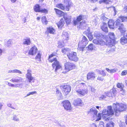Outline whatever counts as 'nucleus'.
I'll list each match as a JSON object with an SVG mask.
<instances>
[{
	"label": "nucleus",
	"instance_id": "obj_53",
	"mask_svg": "<svg viewBox=\"0 0 127 127\" xmlns=\"http://www.w3.org/2000/svg\"><path fill=\"white\" fill-rule=\"evenodd\" d=\"M120 91H122V92L123 93H122V94L123 95H124V94L125 93V91L124 89H123V88H122L121 89Z\"/></svg>",
	"mask_w": 127,
	"mask_h": 127
},
{
	"label": "nucleus",
	"instance_id": "obj_6",
	"mask_svg": "<svg viewBox=\"0 0 127 127\" xmlns=\"http://www.w3.org/2000/svg\"><path fill=\"white\" fill-rule=\"evenodd\" d=\"M114 114V111L111 106H109L107 110L104 109L103 110L102 112V116L104 118L109 116L113 115Z\"/></svg>",
	"mask_w": 127,
	"mask_h": 127
},
{
	"label": "nucleus",
	"instance_id": "obj_51",
	"mask_svg": "<svg viewBox=\"0 0 127 127\" xmlns=\"http://www.w3.org/2000/svg\"><path fill=\"white\" fill-rule=\"evenodd\" d=\"M8 86L10 87H16L15 86V85L13 84H12L11 83L8 82Z\"/></svg>",
	"mask_w": 127,
	"mask_h": 127
},
{
	"label": "nucleus",
	"instance_id": "obj_27",
	"mask_svg": "<svg viewBox=\"0 0 127 127\" xmlns=\"http://www.w3.org/2000/svg\"><path fill=\"white\" fill-rule=\"evenodd\" d=\"M120 42L123 45L127 43V39L125 36H124L121 37L120 40Z\"/></svg>",
	"mask_w": 127,
	"mask_h": 127
},
{
	"label": "nucleus",
	"instance_id": "obj_43",
	"mask_svg": "<svg viewBox=\"0 0 127 127\" xmlns=\"http://www.w3.org/2000/svg\"><path fill=\"white\" fill-rule=\"evenodd\" d=\"M13 73H18L19 74H22V73L21 71L17 69L13 70Z\"/></svg>",
	"mask_w": 127,
	"mask_h": 127
},
{
	"label": "nucleus",
	"instance_id": "obj_32",
	"mask_svg": "<svg viewBox=\"0 0 127 127\" xmlns=\"http://www.w3.org/2000/svg\"><path fill=\"white\" fill-rule=\"evenodd\" d=\"M110 2H111L110 0H100L99 1V3H104L106 4H109Z\"/></svg>",
	"mask_w": 127,
	"mask_h": 127
},
{
	"label": "nucleus",
	"instance_id": "obj_12",
	"mask_svg": "<svg viewBox=\"0 0 127 127\" xmlns=\"http://www.w3.org/2000/svg\"><path fill=\"white\" fill-rule=\"evenodd\" d=\"M78 89H76V92L77 95L81 96H83L88 93V90L87 89L83 88L82 87H78Z\"/></svg>",
	"mask_w": 127,
	"mask_h": 127
},
{
	"label": "nucleus",
	"instance_id": "obj_24",
	"mask_svg": "<svg viewBox=\"0 0 127 127\" xmlns=\"http://www.w3.org/2000/svg\"><path fill=\"white\" fill-rule=\"evenodd\" d=\"M64 23L63 18H62L57 24V25L58 28L61 30L63 28Z\"/></svg>",
	"mask_w": 127,
	"mask_h": 127
},
{
	"label": "nucleus",
	"instance_id": "obj_61",
	"mask_svg": "<svg viewBox=\"0 0 127 127\" xmlns=\"http://www.w3.org/2000/svg\"><path fill=\"white\" fill-rule=\"evenodd\" d=\"M125 118L126 119L125 120V123L127 125V115L126 116Z\"/></svg>",
	"mask_w": 127,
	"mask_h": 127
},
{
	"label": "nucleus",
	"instance_id": "obj_64",
	"mask_svg": "<svg viewBox=\"0 0 127 127\" xmlns=\"http://www.w3.org/2000/svg\"><path fill=\"white\" fill-rule=\"evenodd\" d=\"M106 69L108 72H110V70L109 68H106Z\"/></svg>",
	"mask_w": 127,
	"mask_h": 127
},
{
	"label": "nucleus",
	"instance_id": "obj_28",
	"mask_svg": "<svg viewBox=\"0 0 127 127\" xmlns=\"http://www.w3.org/2000/svg\"><path fill=\"white\" fill-rule=\"evenodd\" d=\"M24 41L23 42V44L25 45H29L31 43V41L30 38L27 37L24 39Z\"/></svg>",
	"mask_w": 127,
	"mask_h": 127
},
{
	"label": "nucleus",
	"instance_id": "obj_35",
	"mask_svg": "<svg viewBox=\"0 0 127 127\" xmlns=\"http://www.w3.org/2000/svg\"><path fill=\"white\" fill-rule=\"evenodd\" d=\"M62 53L64 54H68L69 52V50L68 48H64L62 50Z\"/></svg>",
	"mask_w": 127,
	"mask_h": 127
},
{
	"label": "nucleus",
	"instance_id": "obj_13",
	"mask_svg": "<svg viewBox=\"0 0 127 127\" xmlns=\"http://www.w3.org/2000/svg\"><path fill=\"white\" fill-rule=\"evenodd\" d=\"M56 30L53 27L50 26L46 28V30L45 31V33L46 34L50 33L53 34H55Z\"/></svg>",
	"mask_w": 127,
	"mask_h": 127
},
{
	"label": "nucleus",
	"instance_id": "obj_8",
	"mask_svg": "<svg viewBox=\"0 0 127 127\" xmlns=\"http://www.w3.org/2000/svg\"><path fill=\"white\" fill-rule=\"evenodd\" d=\"M61 89H63L62 92L64 95H66L70 92L71 90V87L69 85L65 83L60 86Z\"/></svg>",
	"mask_w": 127,
	"mask_h": 127
},
{
	"label": "nucleus",
	"instance_id": "obj_2",
	"mask_svg": "<svg viewBox=\"0 0 127 127\" xmlns=\"http://www.w3.org/2000/svg\"><path fill=\"white\" fill-rule=\"evenodd\" d=\"M57 54L56 53L54 52L49 55L48 58V60L49 63H53L52 66L53 69L55 68V71L57 72L59 69H62V67L60 65L59 62L56 58L53 59L52 58L56 56Z\"/></svg>",
	"mask_w": 127,
	"mask_h": 127
},
{
	"label": "nucleus",
	"instance_id": "obj_4",
	"mask_svg": "<svg viewBox=\"0 0 127 127\" xmlns=\"http://www.w3.org/2000/svg\"><path fill=\"white\" fill-rule=\"evenodd\" d=\"M115 106L114 110L116 115L121 112L126 111L127 107V105L123 104L117 103L115 104Z\"/></svg>",
	"mask_w": 127,
	"mask_h": 127
},
{
	"label": "nucleus",
	"instance_id": "obj_19",
	"mask_svg": "<svg viewBox=\"0 0 127 127\" xmlns=\"http://www.w3.org/2000/svg\"><path fill=\"white\" fill-rule=\"evenodd\" d=\"M96 77L95 73L89 72L87 75V80L94 79Z\"/></svg>",
	"mask_w": 127,
	"mask_h": 127
},
{
	"label": "nucleus",
	"instance_id": "obj_17",
	"mask_svg": "<svg viewBox=\"0 0 127 127\" xmlns=\"http://www.w3.org/2000/svg\"><path fill=\"white\" fill-rule=\"evenodd\" d=\"M27 73L26 74V77L28 79L29 82H31L32 81L33 82L34 80V78L32 76V74L31 73V70L28 69L27 70Z\"/></svg>",
	"mask_w": 127,
	"mask_h": 127
},
{
	"label": "nucleus",
	"instance_id": "obj_45",
	"mask_svg": "<svg viewBox=\"0 0 127 127\" xmlns=\"http://www.w3.org/2000/svg\"><path fill=\"white\" fill-rule=\"evenodd\" d=\"M106 95L107 96L109 97H112L113 96L112 94V93L111 92H108L106 93Z\"/></svg>",
	"mask_w": 127,
	"mask_h": 127
},
{
	"label": "nucleus",
	"instance_id": "obj_47",
	"mask_svg": "<svg viewBox=\"0 0 127 127\" xmlns=\"http://www.w3.org/2000/svg\"><path fill=\"white\" fill-rule=\"evenodd\" d=\"M117 91L115 89H113L112 90V93L113 95H112L113 96H114L116 94Z\"/></svg>",
	"mask_w": 127,
	"mask_h": 127
},
{
	"label": "nucleus",
	"instance_id": "obj_3",
	"mask_svg": "<svg viewBox=\"0 0 127 127\" xmlns=\"http://www.w3.org/2000/svg\"><path fill=\"white\" fill-rule=\"evenodd\" d=\"M64 2L66 4L65 6L62 3H60L57 4L56 7L63 10L69 11L70 8L73 5V3L70 0H64Z\"/></svg>",
	"mask_w": 127,
	"mask_h": 127
},
{
	"label": "nucleus",
	"instance_id": "obj_10",
	"mask_svg": "<svg viewBox=\"0 0 127 127\" xmlns=\"http://www.w3.org/2000/svg\"><path fill=\"white\" fill-rule=\"evenodd\" d=\"M68 58L71 61L76 62L78 61V58L77 57L76 52H71L67 54Z\"/></svg>",
	"mask_w": 127,
	"mask_h": 127
},
{
	"label": "nucleus",
	"instance_id": "obj_21",
	"mask_svg": "<svg viewBox=\"0 0 127 127\" xmlns=\"http://www.w3.org/2000/svg\"><path fill=\"white\" fill-rule=\"evenodd\" d=\"M97 39V38H96ZM100 40H98L96 39H94L93 41V42L96 44L102 45L105 43V41L104 40H102L100 39V38L98 39Z\"/></svg>",
	"mask_w": 127,
	"mask_h": 127
},
{
	"label": "nucleus",
	"instance_id": "obj_33",
	"mask_svg": "<svg viewBox=\"0 0 127 127\" xmlns=\"http://www.w3.org/2000/svg\"><path fill=\"white\" fill-rule=\"evenodd\" d=\"M116 86L118 88L121 89L123 88L124 85L122 83H118L116 84Z\"/></svg>",
	"mask_w": 127,
	"mask_h": 127
},
{
	"label": "nucleus",
	"instance_id": "obj_15",
	"mask_svg": "<svg viewBox=\"0 0 127 127\" xmlns=\"http://www.w3.org/2000/svg\"><path fill=\"white\" fill-rule=\"evenodd\" d=\"M37 51V49L35 46L32 47L29 50L28 54L29 55H33L35 54Z\"/></svg>",
	"mask_w": 127,
	"mask_h": 127
},
{
	"label": "nucleus",
	"instance_id": "obj_38",
	"mask_svg": "<svg viewBox=\"0 0 127 127\" xmlns=\"http://www.w3.org/2000/svg\"><path fill=\"white\" fill-rule=\"evenodd\" d=\"M7 106L8 107H10L13 109H16V105L14 104L13 103L12 105V104L9 103L7 104Z\"/></svg>",
	"mask_w": 127,
	"mask_h": 127
},
{
	"label": "nucleus",
	"instance_id": "obj_44",
	"mask_svg": "<svg viewBox=\"0 0 127 127\" xmlns=\"http://www.w3.org/2000/svg\"><path fill=\"white\" fill-rule=\"evenodd\" d=\"M127 74V70H125L122 71L121 73V75L123 76L126 75Z\"/></svg>",
	"mask_w": 127,
	"mask_h": 127
},
{
	"label": "nucleus",
	"instance_id": "obj_48",
	"mask_svg": "<svg viewBox=\"0 0 127 127\" xmlns=\"http://www.w3.org/2000/svg\"><path fill=\"white\" fill-rule=\"evenodd\" d=\"M11 41L10 40H8L7 42V46H9L11 44Z\"/></svg>",
	"mask_w": 127,
	"mask_h": 127
},
{
	"label": "nucleus",
	"instance_id": "obj_9",
	"mask_svg": "<svg viewBox=\"0 0 127 127\" xmlns=\"http://www.w3.org/2000/svg\"><path fill=\"white\" fill-rule=\"evenodd\" d=\"M62 104L64 108V109L66 111H71L72 109L71 104L70 101L67 100H65L62 101Z\"/></svg>",
	"mask_w": 127,
	"mask_h": 127
},
{
	"label": "nucleus",
	"instance_id": "obj_20",
	"mask_svg": "<svg viewBox=\"0 0 127 127\" xmlns=\"http://www.w3.org/2000/svg\"><path fill=\"white\" fill-rule=\"evenodd\" d=\"M84 33L89 38V40L91 41L93 38V36L89 29L87 30L86 31H85Z\"/></svg>",
	"mask_w": 127,
	"mask_h": 127
},
{
	"label": "nucleus",
	"instance_id": "obj_36",
	"mask_svg": "<svg viewBox=\"0 0 127 127\" xmlns=\"http://www.w3.org/2000/svg\"><path fill=\"white\" fill-rule=\"evenodd\" d=\"M87 47L88 50L92 51L94 49V46L91 43L88 45Z\"/></svg>",
	"mask_w": 127,
	"mask_h": 127
},
{
	"label": "nucleus",
	"instance_id": "obj_42",
	"mask_svg": "<svg viewBox=\"0 0 127 127\" xmlns=\"http://www.w3.org/2000/svg\"><path fill=\"white\" fill-rule=\"evenodd\" d=\"M114 126V124L113 123H108L106 124V127H113Z\"/></svg>",
	"mask_w": 127,
	"mask_h": 127
},
{
	"label": "nucleus",
	"instance_id": "obj_63",
	"mask_svg": "<svg viewBox=\"0 0 127 127\" xmlns=\"http://www.w3.org/2000/svg\"><path fill=\"white\" fill-rule=\"evenodd\" d=\"M12 3H14L16 2L17 0H10Z\"/></svg>",
	"mask_w": 127,
	"mask_h": 127
},
{
	"label": "nucleus",
	"instance_id": "obj_26",
	"mask_svg": "<svg viewBox=\"0 0 127 127\" xmlns=\"http://www.w3.org/2000/svg\"><path fill=\"white\" fill-rule=\"evenodd\" d=\"M33 9L35 12H39L41 8L39 4H36L34 6Z\"/></svg>",
	"mask_w": 127,
	"mask_h": 127
},
{
	"label": "nucleus",
	"instance_id": "obj_40",
	"mask_svg": "<svg viewBox=\"0 0 127 127\" xmlns=\"http://www.w3.org/2000/svg\"><path fill=\"white\" fill-rule=\"evenodd\" d=\"M98 111L97 110H94L92 108H91L90 109V110L89 111V112L90 113H93V112L94 114L95 115H96Z\"/></svg>",
	"mask_w": 127,
	"mask_h": 127
},
{
	"label": "nucleus",
	"instance_id": "obj_23",
	"mask_svg": "<svg viewBox=\"0 0 127 127\" xmlns=\"http://www.w3.org/2000/svg\"><path fill=\"white\" fill-rule=\"evenodd\" d=\"M115 22L112 19H110L108 22V24L109 28L111 29H113L114 28Z\"/></svg>",
	"mask_w": 127,
	"mask_h": 127
},
{
	"label": "nucleus",
	"instance_id": "obj_59",
	"mask_svg": "<svg viewBox=\"0 0 127 127\" xmlns=\"http://www.w3.org/2000/svg\"><path fill=\"white\" fill-rule=\"evenodd\" d=\"M91 127H96V125L94 124L91 125Z\"/></svg>",
	"mask_w": 127,
	"mask_h": 127
},
{
	"label": "nucleus",
	"instance_id": "obj_29",
	"mask_svg": "<svg viewBox=\"0 0 127 127\" xmlns=\"http://www.w3.org/2000/svg\"><path fill=\"white\" fill-rule=\"evenodd\" d=\"M41 19L42 22L43 24L46 25L47 24L48 21L47 20L45 16H42L41 18Z\"/></svg>",
	"mask_w": 127,
	"mask_h": 127
},
{
	"label": "nucleus",
	"instance_id": "obj_54",
	"mask_svg": "<svg viewBox=\"0 0 127 127\" xmlns=\"http://www.w3.org/2000/svg\"><path fill=\"white\" fill-rule=\"evenodd\" d=\"M30 94L31 95H32L34 94H36V92L35 91H34L33 92H30Z\"/></svg>",
	"mask_w": 127,
	"mask_h": 127
},
{
	"label": "nucleus",
	"instance_id": "obj_22",
	"mask_svg": "<svg viewBox=\"0 0 127 127\" xmlns=\"http://www.w3.org/2000/svg\"><path fill=\"white\" fill-rule=\"evenodd\" d=\"M83 102L81 99L80 98H77L74 100L73 104L75 106H81Z\"/></svg>",
	"mask_w": 127,
	"mask_h": 127
},
{
	"label": "nucleus",
	"instance_id": "obj_57",
	"mask_svg": "<svg viewBox=\"0 0 127 127\" xmlns=\"http://www.w3.org/2000/svg\"><path fill=\"white\" fill-rule=\"evenodd\" d=\"M3 50L1 49H0V56L2 54Z\"/></svg>",
	"mask_w": 127,
	"mask_h": 127
},
{
	"label": "nucleus",
	"instance_id": "obj_18",
	"mask_svg": "<svg viewBox=\"0 0 127 127\" xmlns=\"http://www.w3.org/2000/svg\"><path fill=\"white\" fill-rule=\"evenodd\" d=\"M100 28L102 31L104 32L107 33L108 32V28L106 23L102 22V24L100 26Z\"/></svg>",
	"mask_w": 127,
	"mask_h": 127
},
{
	"label": "nucleus",
	"instance_id": "obj_49",
	"mask_svg": "<svg viewBox=\"0 0 127 127\" xmlns=\"http://www.w3.org/2000/svg\"><path fill=\"white\" fill-rule=\"evenodd\" d=\"M101 119V114L100 113H98L97 115V121H99Z\"/></svg>",
	"mask_w": 127,
	"mask_h": 127
},
{
	"label": "nucleus",
	"instance_id": "obj_31",
	"mask_svg": "<svg viewBox=\"0 0 127 127\" xmlns=\"http://www.w3.org/2000/svg\"><path fill=\"white\" fill-rule=\"evenodd\" d=\"M118 18L119 19H121L122 22L127 21V16H124L121 15Z\"/></svg>",
	"mask_w": 127,
	"mask_h": 127
},
{
	"label": "nucleus",
	"instance_id": "obj_52",
	"mask_svg": "<svg viewBox=\"0 0 127 127\" xmlns=\"http://www.w3.org/2000/svg\"><path fill=\"white\" fill-rule=\"evenodd\" d=\"M56 93L57 94H61V92L58 89H56Z\"/></svg>",
	"mask_w": 127,
	"mask_h": 127
},
{
	"label": "nucleus",
	"instance_id": "obj_37",
	"mask_svg": "<svg viewBox=\"0 0 127 127\" xmlns=\"http://www.w3.org/2000/svg\"><path fill=\"white\" fill-rule=\"evenodd\" d=\"M41 54L40 53H38L35 57V59L36 60L39 61H41Z\"/></svg>",
	"mask_w": 127,
	"mask_h": 127
},
{
	"label": "nucleus",
	"instance_id": "obj_16",
	"mask_svg": "<svg viewBox=\"0 0 127 127\" xmlns=\"http://www.w3.org/2000/svg\"><path fill=\"white\" fill-rule=\"evenodd\" d=\"M54 9L55 11L56 15L59 17H62V16H64L65 14H66L65 13L59 9H58L54 8Z\"/></svg>",
	"mask_w": 127,
	"mask_h": 127
},
{
	"label": "nucleus",
	"instance_id": "obj_46",
	"mask_svg": "<svg viewBox=\"0 0 127 127\" xmlns=\"http://www.w3.org/2000/svg\"><path fill=\"white\" fill-rule=\"evenodd\" d=\"M117 70V69H110V73H115L116 72Z\"/></svg>",
	"mask_w": 127,
	"mask_h": 127
},
{
	"label": "nucleus",
	"instance_id": "obj_55",
	"mask_svg": "<svg viewBox=\"0 0 127 127\" xmlns=\"http://www.w3.org/2000/svg\"><path fill=\"white\" fill-rule=\"evenodd\" d=\"M13 120L16 121H18V119L17 118V117L16 116H15L13 117Z\"/></svg>",
	"mask_w": 127,
	"mask_h": 127
},
{
	"label": "nucleus",
	"instance_id": "obj_60",
	"mask_svg": "<svg viewBox=\"0 0 127 127\" xmlns=\"http://www.w3.org/2000/svg\"><path fill=\"white\" fill-rule=\"evenodd\" d=\"M101 18L102 19L104 20V19H105L106 18L107 19V18L105 17L104 16H103L101 17Z\"/></svg>",
	"mask_w": 127,
	"mask_h": 127
},
{
	"label": "nucleus",
	"instance_id": "obj_50",
	"mask_svg": "<svg viewBox=\"0 0 127 127\" xmlns=\"http://www.w3.org/2000/svg\"><path fill=\"white\" fill-rule=\"evenodd\" d=\"M97 79L99 81H102L104 80V78L101 76H98Z\"/></svg>",
	"mask_w": 127,
	"mask_h": 127
},
{
	"label": "nucleus",
	"instance_id": "obj_41",
	"mask_svg": "<svg viewBox=\"0 0 127 127\" xmlns=\"http://www.w3.org/2000/svg\"><path fill=\"white\" fill-rule=\"evenodd\" d=\"M99 74L102 75L103 76H105L106 75V74L105 71L104 70H99Z\"/></svg>",
	"mask_w": 127,
	"mask_h": 127
},
{
	"label": "nucleus",
	"instance_id": "obj_11",
	"mask_svg": "<svg viewBox=\"0 0 127 127\" xmlns=\"http://www.w3.org/2000/svg\"><path fill=\"white\" fill-rule=\"evenodd\" d=\"M83 16L82 15H79L76 18V20H74L73 21V23L74 25H76L78 24L80 22L79 26H83L84 24H86V22L85 21H82L80 22L83 19Z\"/></svg>",
	"mask_w": 127,
	"mask_h": 127
},
{
	"label": "nucleus",
	"instance_id": "obj_39",
	"mask_svg": "<svg viewBox=\"0 0 127 127\" xmlns=\"http://www.w3.org/2000/svg\"><path fill=\"white\" fill-rule=\"evenodd\" d=\"M64 19L65 21L67 24H69L70 23L71 21L70 19L66 17L64 18Z\"/></svg>",
	"mask_w": 127,
	"mask_h": 127
},
{
	"label": "nucleus",
	"instance_id": "obj_14",
	"mask_svg": "<svg viewBox=\"0 0 127 127\" xmlns=\"http://www.w3.org/2000/svg\"><path fill=\"white\" fill-rule=\"evenodd\" d=\"M23 80L21 77L16 76L14 77L10 81L14 83H20L22 82Z\"/></svg>",
	"mask_w": 127,
	"mask_h": 127
},
{
	"label": "nucleus",
	"instance_id": "obj_7",
	"mask_svg": "<svg viewBox=\"0 0 127 127\" xmlns=\"http://www.w3.org/2000/svg\"><path fill=\"white\" fill-rule=\"evenodd\" d=\"M116 26L118 27V29L121 33L122 34H124L126 32V30L123 24L121 23L120 20L119 19H117L115 22Z\"/></svg>",
	"mask_w": 127,
	"mask_h": 127
},
{
	"label": "nucleus",
	"instance_id": "obj_34",
	"mask_svg": "<svg viewBox=\"0 0 127 127\" xmlns=\"http://www.w3.org/2000/svg\"><path fill=\"white\" fill-rule=\"evenodd\" d=\"M48 9L46 8H43L42 9H41L39 12L46 14L48 13Z\"/></svg>",
	"mask_w": 127,
	"mask_h": 127
},
{
	"label": "nucleus",
	"instance_id": "obj_5",
	"mask_svg": "<svg viewBox=\"0 0 127 127\" xmlns=\"http://www.w3.org/2000/svg\"><path fill=\"white\" fill-rule=\"evenodd\" d=\"M64 66V70L63 72V73H65L71 70L75 69L76 67V66L75 64L69 62L65 63Z\"/></svg>",
	"mask_w": 127,
	"mask_h": 127
},
{
	"label": "nucleus",
	"instance_id": "obj_58",
	"mask_svg": "<svg viewBox=\"0 0 127 127\" xmlns=\"http://www.w3.org/2000/svg\"><path fill=\"white\" fill-rule=\"evenodd\" d=\"M112 7H113V8L114 12H115L116 11V10L115 7L114 6H111L110 7V8H111Z\"/></svg>",
	"mask_w": 127,
	"mask_h": 127
},
{
	"label": "nucleus",
	"instance_id": "obj_25",
	"mask_svg": "<svg viewBox=\"0 0 127 127\" xmlns=\"http://www.w3.org/2000/svg\"><path fill=\"white\" fill-rule=\"evenodd\" d=\"M86 45L82 42L80 41L78 44V48L80 50L82 51L84 50V49L85 48Z\"/></svg>",
	"mask_w": 127,
	"mask_h": 127
},
{
	"label": "nucleus",
	"instance_id": "obj_30",
	"mask_svg": "<svg viewBox=\"0 0 127 127\" xmlns=\"http://www.w3.org/2000/svg\"><path fill=\"white\" fill-rule=\"evenodd\" d=\"M80 42H82V43L87 45L89 41L87 38L85 36H83L82 40Z\"/></svg>",
	"mask_w": 127,
	"mask_h": 127
},
{
	"label": "nucleus",
	"instance_id": "obj_62",
	"mask_svg": "<svg viewBox=\"0 0 127 127\" xmlns=\"http://www.w3.org/2000/svg\"><path fill=\"white\" fill-rule=\"evenodd\" d=\"M13 70H10L8 71V73H13Z\"/></svg>",
	"mask_w": 127,
	"mask_h": 127
},
{
	"label": "nucleus",
	"instance_id": "obj_1",
	"mask_svg": "<svg viewBox=\"0 0 127 127\" xmlns=\"http://www.w3.org/2000/svg\"><path fill=\"white\" fill-rule=\"evenodd\" d=\"M97 39L100 38L102 40H104L109 45H114L116 43L115 36L113 32H110L107 36H105L100 33L97 34L95 36Z\"/></svg>",
	"mask_w": 127,
	"mask_h": 127
},
{
	"label": "nucleus",
	"instance_id": "obj_56",
	"mask_svg": "<svg viewBox=\"0 0 127 127\" xmlns=\"http://www.w3.org/2000/svg\"><path fill=\"white\" fill-rule=\"evenodd\" d=\"M124 9V11H127V6H125Z\"/></svg>",
	"mask_w": 127,
	"mask_h": 127
}]
</instances>
